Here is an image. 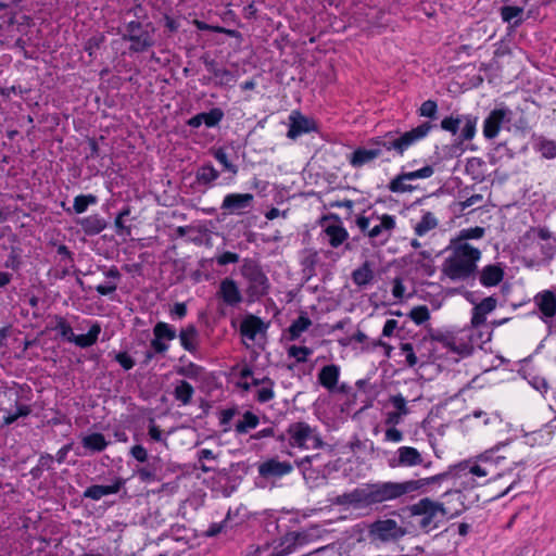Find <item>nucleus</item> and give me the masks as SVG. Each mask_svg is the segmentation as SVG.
I'll list each match as a JSON object with an SVG mask.
<instances>
[{"label": "nucleus", "instance_id": "nucleus-23", "mask_svg": "<svg viewBox=\"0 0 556 556\" xmlns=\"http://www.w3.org/2000/svg\"><path fill=\"white\" fill-rule=\"evenodd\" d=\"M253 201V195L250 193H230L224 198L222 208L230 213H240Z\"/></svg>", "mask_w": 556, "mask_h": 556}, {"label": "nucleus", "instance_id": "nucleus-1", "mask_svg": "<svg viewBox=\"0 0 556 556\" xmlns=\"http://www.w3.org/2000/svg\"><path fill=\"white\" fill-rule=\"evenodd\" d=\"M444 498V502L424 498L410 507L412 515L422 529L427 531L434 529L445 519L453 518L463 511L464 505L458 491L446 493Z\"/></svg>", "mask_w": 556, "mask_h": 556}, {"label": "nucleus", "instance_id": "nucleus-34", "mask_svg": "<svg viewBox=\"0 0 556 556\" xmlns=\"http://www.w3.org/2000/svg\"><path fill=\"white\" fill-rule=\"evenodd\" d=\"M100 331L101 327L98 324H93L87 333L68 337V341L74 342L80 348H87L97 341Z\"/></svg>", "mask_w": 556, "mask_h": 556}, {"label": "nucleus", "instance_id": "nucleus-4", "mask_svg": "<svg viewBox=\"0 0 556 556\" xmlns=\"http://www.w3.org/2000/svg\"><path fill=\"white\" fill-rule=\"evenodd\" d=\"M355 224L370 240L381 244L389 241L392 231L396 227L394 216L376 212L369 215L356 216Z\"/></svg>", "mask_w": 556, "mask_h": 556}, {"label": "nucleus", "instance_id": "nucleus-8", "mask_svg": "<svg viewBox=\"0 0 556 556\" xmlns=\"http://www.w3.org/2000/svg\"><path fill=\"white\" fill-rule=\"evenodd\" d=\"M289 443L291 446L303 450L318 448L321 446V439L309 425L305 422H294L288 429Z\"/></svg>", "mask_w": 556, "mask_h": 556}, {"label": "nucleus", "instance_id": "nucleus-28", "mask_svg": "<svg viewBox=\"0 0 556 556\" xmlns=\"http://www.w3.org/2000/svg\"><path fill=\"white\" fill-rule=\"evenodd\" d=\"M502 446H504L503 443L496 444L476 456L480 463L490 468V472L506 459L505 456L498 455Z\"/></svg>", "mask_w": 556, "mask_h": 556}, {"label": "nucleus", "instance_id": "nucleus-9", "mask_svg": "<svg viewBox=\"0 0 556 556\" xmlns=\"http://www.w3.org/2000/svg\"><path fill=\"white\" fill-rule=\"evenodd\" d=\"M152 33L153 29L149 25L143 27L137 22H130L127 25L125 37L131 42L132 50L143 51L153 43Z\"/></svg>", "mask_w": 556, "mask_h": 556}, {"label": "nucleus", "instance_id": "nucleus-6", "mask_svg": "<svg viewBox=\"0 0 556 556\" xmlns=\"http://www.w3.org/2000/svg\"><path fill=\"white\" fill-rule=\"evenodd\" d=\"M477 117L471 115L448 116L442 119L441 128L455 136L454 148L460 149L464 141L473 139L477 131Z\"/></svg>", "mask_w": 556, "mask_h": 556}, {"label": "nucleus", "instance_id": "nucleus-16", "mask_svg": "<svg viewBox=\"0 0 556 556\" xmlns=\"http://www.w3.org/2000/svg\"><path fill=\"white\" fill-rule=\"evenodd\" d=\"M154 338L151 342L156 353H164L168 350V342L176 338V331L166 323H157L153 329Z\"/></svg>", "mask_w": 556, "mask_h": 556}, {"label": "nucleus", "instance_id": "nucleus-12", "mask_svg": "<svg viewBox=\"0 0 556 556\" xmlns=\"http://www.w3.org/2000/svg\"><path fill=\"white\" fill-rule=\"evenodd\" d=\"M266 329V324L254 315L245 316L240 326L241 336L247 345L261 340L264 337Z\"/></svg>", "mask_w": 556, "mask_h": 556}, {"label": "nucleus", "instance_id": "nucleus-49", "mask_svg": "<svg viewBox=\"0 0 556 556\" xmlns=\"http://www.w3.org/2000/svg\"><path fill=\"white\" fill-rule=\"evenodd\" d=\"M539 150L546 159L556 157V142L552 140H542L539 144Z\"/></svg>", "mask_w": 556, "mask_h": 556}, {"label": "nucleus", "instance_id": "nucleus-58", "mask_svg": "<svg viewBox=\"0 0 556 556\" xmlns=\"http://www.w3.org/2000/svg\"><path fill=\"white\" fill-rule=\"evenodd\" d=\"M283 543H288V546L283 551L285 554H288V553H291V551H292L291 549V544H295V543L302 544L303 543V539L301 538L300 533L292 532V533H289V534L286 535Z\"/></svg>", "mask_w": 556, "mask_h": 556}, {"label": "nucleus", "instance_id": "nucleus-47", "mask_svg": "<svg viewBox=\"0 0 556 556\" xmlns=\"http://www.w3.org/2000/svg\"><path fill=\"white\" fill-rule=\"evenodd\" d=\"M217 170L211 165L203 166L198 172V179L202 182H211L217 179Z\"/></svg>", "mask_w": 556, "mask_h": 556}, {"label": "nucleus", "instance_id": "nucleus-20", "mask_svg": "<svg viewBox=\"0 0 556 556\" xmlns=\"http://www.w3.org/2000/svg\"><path fill=\"white\" fill-rule=\"evenodd\" d=\"M410 264L421 276H431L434 273V257L429 251H418L410 254Z\"/></svg>", "mask_w": 556, "mask_h": 556}, {"label": "nucleus", "instance_id": "nucleus-64", "mask_svg": "<svg viewBox=\"0 0 556 556\" xmlns=\"http://www.w3.org/2000/svg\"><path fill=\"white\" fill-rule=\"evenodd\" d=\"M402 439H403L402 432L400 430H397L396 428H390L386 431V440L387 441L396 443V442L402 441Z\"/></svg>", "mask_w": 556, "mask_h": 556}, {"label": "nucleus", "instance_id": "nucleus-57", "mask_svg": "<svg viewBox=\"0 0 556 556\" xmlns=\"http://www.w3.org/2000/svg\"><path fill=\"white\" fill-rule=\"evenodd\" d=\"M405 292H406V288L403 285L402 279H400V278L394 279L393 285H392L393 296L397 300H401L404 298Z\"/></svg>", "mask_w": 556, "mask_h": 556}, {"label": "nucleus", "instance_id": "nucleus-21", "mask_svg": "<svg viewBox=\"0 0 556 556\" xmlns=\"http://www.w3.org/2000/svg\"><path fill=\"white\" fill-rule=\"evenodd\" d=\"M292 471V466L287 462L269 459L258 467V472L264 478H279Z\"/></svg>", "mask_w": 556, "mask_h": 556}, {"label": "nucleus", "instance_id": "nucleus-35", "mask_svg": "<svg viewBox=\"0 0 556 556\" xmlns=\"http://www.w3.org/2000/svg\"><path fill=\"white\" fill-rule=\"evenodd\" d=\"M179 341L182 348L189 352L195 351L198 346V331L193 326L181 329Z\"/></svg>", "mask_w": 556, "mask_h": 556}, {"label": "nucleus", "instance_id": "nucleus-55", "mask_svg": "<svg viewBox=\"0 0 556 556\" xmlns=\"http://www.w3.org/2000/svg\"><path fill=\"white\" fill-rule=\"evenodd\" d=\"M527 237L530 239L548 240L551 232L546 228H531L527 232Z\"/></svg>", "mask_w": 556, "mask_h": 556}, {"label": "nucleus", "instance_id": "nucleus-45", "mask_svg": "<svg viewBox=\"0 0 556 556\" xmlns=\"http://www.w3.org/2000/svg\"><path fill=\"white\" fill-rule=\"evenodd\" d=\"M434 174V168L431 165H426L417 170L405 173V177L412 180L427 179Z\"/></svg>", "mask_w": 556, "mask_h": 556}, {"label": "nucleus", "instance_id": "nucleus-31", "mask_svg": "<svg viewBox=\"0 0 556 556\" xmlns=\"http://www.w3.org/2000/svg\"><path fill=\"white\" fill-rule=\"evenodd\" d=\"M439 225V219L431 212H426L422 214L420 220H418L414 225L415 235L418 237H424L429 233L431 230L435 229Z\"/></svg>", "mask_w": 556, "mask_h": 556}, {"label": "nucleus", "instance_id": "nucleus-17", "mask_svg": "<svg viewBox=\"0 0 556 556\" xmlns=\"http://www.w3.org/2000/svg\"><path fill=\"white\" fill-rule=\"evenodd\" d=\"M510 112L507 109H495L493 110L489 116L484 119L483 123V136L486 139L495 138L502 127V124L509 119Z\"/></svg>", "mask_w": 556, "mask_h": 556}, {"label": "nucleus", "instance_id": "nucleus-40", "mask_svg": "<svg viewBox=\"0 0 556 556\" xmlns=\"http://www.w3.org/2000/svg\"><path fill=\"white\" fill-rule=\"evenodd\" d=\"M193 394V388L186 381H180L175 388V397L182 404L189 403Z\"/></svg>", "mask_w": 556, "mask_h": 556}, {"label": "nucleus", "instance_id": "nucleus-33", "mask_svg": "<svg viewBox=\"0 0 556 556\" xmlns=\"http://www.w3.org/2000/svg\"><path fill=\"white\" fill-rule=\"evenodd\" d=\"M503 279V270L496 265L485 266L480 275V282L485 287L496 286Z\"/></svg>", "mask_w": 556, "mask_h": 556}, {"label": "nucleus", "instance_id": "nucleus-7", "mask_svg": "<svg viewBox=\"0 0 556 556\" xmlns=\"http://www.w3.org/2000/svg\"><path fill=\"white\" fill-rule=\"evenodd\" d=\"M432 125L428 122L418 125L417 127L402 134L397 138H392L391 134L383 137V147L386 150H395L403 154L409 147L425 139L430 132Z\"/></svg>", "mask_w": 556, "mask_h": 556}, {"label": "nucleus", "instance_id": "nucleus-29", "mask_svg": "<svg viewBox=\"0 0 556 556\" xmlns=\"http://www.w3.org/2000/svg\"><path fill=\"white\" fill-rule=\"evenodd\" d=\"M397 455L400 466L413 467L422 463V457L415 447L402 446L397 450Z\"/></svg>", "mask_w": 556, "mask_h": 556}, {"label": "nucleus", "instance_id": "nucleus-13", "mask_svg": "<svg viewBox=\"0 0 556 556\" xmlns=\"http://www.w3.org/2000/svg\"><path fill=\"white\" fill-rule=\"evenodd\" d=\"M251 375L252 372L250 368L243 367L240 370V379L238 384L245 390H249L252 384L257 387L256 396L260 402H268L271 400L274 396L273 382L268 379L262 380L261 382H257L255 379H253L252 383H250L248 379L251 377Z\"/></svg>", "mask_w": 556, "mask_h": 556}, {"label": "nucleus", "instance_id": "nucleus-52", "mask_svg": "<svg viewBox=\"0 0 556 556\" xmlns=\"http://www.w3.org/2000/svg\"><path fill=\"white\" fill-rule=\"evenodd\" d=\"M521 13H522V10L520 8H517V7H504L502 9V18L505 22H511L513 20L519 17Z\"/></svg>", "mask_w": 556, "mask_h": 556}, {"label": "nucleus", "instance_id": "nucleus-26", "mask_svg": "<svg viewBox=\"0 0 556 556\" xmlns=\"http://www.w3.org/2000/svg\"><path fill=\"white\" fill-rule=\"evenodd\" d=\"M224 113L219 109H213L210 112L200 113L188 121L191 127H200L204 124L207 127L216 126L223 118Z\"/></svg>", "mask_w": 556, "mask_h": 556}, {"label": "nucleus", "instance_id": "nucleus-5", "mask_svg": "<svg viewBox=\"0 0 556 556\" xmlns=\"http://www.w3.org/2000/svg\"><path fill=\"white\" fill-rule=\"evenodd\" d=\"M491 333L486 326L473 329L459 330L455 338L445 339V345L459 354H469L475 346L481 348L485 342L490 341Z\"/></svg>", "mask_w": 556, "mask_h": 556}, {"label": "nucleus", "instance_id": "nucleus-41", "mask_svg": "<svg viewBox=\"0 0 556 556\" xmlns=\"http://www.w3.org/2000/svg\"><path fill=\"white\" fill-rule=\"evenodd\" d=\"M311 326V320L306 316H300L292 323L289 328V332L292 339L300 337Z\"/></svg>", "mask_w": 556, "mask_h": 556}, {"label": "nucleus", "instance_id": "nucleus-10", "mask_svg": "<svg viewBox=\"0 0 556 556\" xmlns=\"http://www.w3.org/2000/svg\"><path fill=\"white\" fill-rule=\"evenodd\" d=\"M369 533L374 540L391 541L405 534V530L395 520H379L370 526Z\"/></svg>", "mask_w": 556, "mask_h": 556}, {"label": "nucleus", "instance_id": "nucleus-27", "mask_svg": "<svg viewBox=\"0 0 556 556\" xmlns=\"http://www.w3.org/2000/svg\"><path fill=\"white\" fill-rule=\"evenodd\" d=\"M219 294L224 302L228 305H236L240 303L242 299L237 283L229 278H226L222 281Z\"/></svg>", "mask_w": 556, "mask_h": 556}, {"label": "nucleus", "instance_id": "nucleus-18", "mask_svg": "<svg viewBox=\"0 0 556 556\" xmlns=\"http://www.w3.org/2000/svg\"><path fill=\"white\" fill-rule=\"evenodd\" d=\"M497 301L493 296L485 298L480 303L475 304L471 316V327L473 329L483 327L486 316L495 309Z\"/></svg>", "mask_w": 556, "mask_h": 556}, {"label": "nucleus", "instance_id": "nucleus-60", "mask_svg": "<svg viewBox=\"0 0 556 556\" xmlns=\"http://www.w3.org/2000/svg\"><path fill=\"white\" fill-rule=\"evenodd\" d=\"M27 414H28V409L26 407H18L16 413H14V414L8 413L7 415H4L3 421L5 425H10V424L14 422L20 416H24Z\"/></svg>", "mask_w": 556, "mask_h": 556}, {"label": "nucleus", "instance_id": "nucleus-37", "mask_svg": "<svg viewBox=\"0 0 556 556\" xmlns=\"http://www.w3.org/2000/svg\"><path fill=\"white\" fill-rule=\"evenodd\" d=\"M462 463L467 468V472L472 475L477 481L488 477L490 473V468L480 463L476 456Z\"/></svg>", "mask_w": 556, "mask_h": 556}, {"label": "nucleus", "instance_id": "nucleus-50", "mask_svg": "<svg viewBox=\"0 0 556 556\" xmlns=\"http://www.w3.org/2000/svg\"><path fill=\"white\" fill-rule=\"evenodd\" d=\"M472 417H475V418L484 417L483 418V425L484 426L495 425V424H501L502 422V419H501L500 415L496 414V413L486 414V413H484L482 410H475L473 414H472Z\"/></svg>", "mask_w": 556, "mask_h": 556}, {"label": "nucleus", "instance_id": "nucleus-2", "mask_svg": "<svg viewBox=\"0 0 556 556\" xmlns=\"http://www.w3.org/2000/svg\"><path fill=\"white\" fill-rule=\"evenodd\" d=\"M426 484L425 480L405 482H383L369 484L345 495V502L355 507L395 500L404 494L415 492Z\"/></svg>", "mask_w": 556, "mask_h": 556}, {"label": "nucleus", "instance_id": "nucleus-11", "mask_svg": "<svg viewBox=\"0 0 556 556\" xmlns=\"http://www.w3.org/2000/svg\"><path fill=\"white\" fill-rule=\"evenodd\" d=\"M321 226L326 239L333 248L341 245L349 237L342 222L336 216L325 217L321 222Z\"/></svg>", "mask_w": 556, "mask_h": 556}, {"label": "nucleus", "instance_id": "nucleus-19", "mask_svg": "<svg viewBox=\"0 0 556 556\" xmlns=\"http://www.w3.org/2000/svg\"><path fill=\"white\" fill-rule=\"evenodd\" d=\"M534 303L545 323L556 315V296L552 291L546 290L538 293L534 298Z\"/></svg>", "mask_w": 556, "mask_h": 556}, {"label": "nucleus", "instance_id": "nucleus-51", "mask_svg": "<svg viewBox=\"0 0 556 556\" xmlns=\"http://www.w3.org/2000/svg\"><path fill=\"white\" fill-rule=\"evenodd\" d=\"M288 353L290 356L294 357L298 362H304V361H306L307 356L311 354V350L305 346L292 345L289 348Z\"/></svg>", "mask_w": 556, "mask_h": 556}, {"label": "nucleus", "instance_id": "nucleus-32", "mask_svg": "<svg viewBox=\"0 0 556 556\" xmlns=\"http://www.w3.org/2000/svg\"><path fill=\"white\" fill-rule=\"evenodd\" d=\"M121 489V482H115L111 485H91L89 486L84 495L88 498L98 501L103 496L115 494Z\"/></svg>", "mask_w": 556, "mask_h": 556}, {"label": "nucleus", "instance_id": "nucleus-24", "mask_svg": "<svg viewBox=\"0 0 556 556\" xmlns=\"http://www.w3.org/2000/svg\"><path fill=\"white\" fill-rule=\"evenodd\" d=\"M340 372V366L334 364L326 365L317 375L318 382L328 391H333L338 384Z\"/></svg>", "mask_w": 556, "mask_h": 556}, {"label": "nucleus", "instance_id": "nucleus-61", "mask_svg": "<svg viewBox=\"0 0 556 556\" xmlns=\"http://www.w3.org/2000/svg\"><path fill=\"white\" fill-rule=\"evenodd\" d=\"M56 330L67 341H68V337L75 336V333L73 332L71 326L68 324H66L64 320L59 321V324L56 326Z\"/></svg>", "mask_w": 556, "mask_h": 556}, {"label": "nucleus", "instance_id": "nucleus-39", "mask_svg": "<svg viewBox=\"0 0 556 556\" xmlns=\"http://www.w3.org/2000/svg\"><path fill=\"white\" fill-rule=\"evenodd\" d=\"M484 235V229L482 227H472V228H466L462 229L457 237L452 240V244L458 243V242H466L469 239H480Z\"/></svg>", "mask_w": 556, "mask_h": 556}, {"label": "nucleus", "instance_id": "nucleus-62", "mask_svg": "<svg viewBox=\"0 0 556 556\" xmlns=\"http://www.w3.org/2000/svg\"><path fill=\"white\" fill-rule=\"evenodd\" d=\"M238 260H239V256L236 253L225 252L218 256L217 262L219 265H226L229 263H236V262H238Z\"/></svg>", "mask_w": 556, "mask_h": 556}, {"label": "nucleus", "instance_id": "nucleus-15", "mask_svg": "<svg viewBox=\"0 0 556 556\" xmlns=\"http://www.w3.org/2000/svg\"><path fill=\"white\" fill-rule=\"evenodd\" d=\"M315 129V122L305 117L300 112L293 111L289 115V130L287 136L290 139H296L298 137L314 131Z\"/></svg>", "mask_w": 556, "mask_h": 556}, {"label": "nucleus", "instance_id": "nucleus-56", "mask_svg": "<svg viewBox=\"0 0 556 556\" xmlns=\"http://www.w3.org/2000/svg\"><path fill=\"white\" fill-rule=\"evenodd\" d=\"M215 159L224 165V167L231 172L232 174H236L237 173V168L233 164H231L229 161H228V157L226 155V153L222 150H218L216 151L215 153Z\"/></svg>", "mask_w": 556, "mask_h": 556}, {"label": "nucleus", "instance_id": "nucleus-48", "mask_svg": "<svg viewBox=\"0 0 556 556\" xmlns=\"http://www.w3.org/2000/svg\"><path fill=\"white\" fill-rule=\"evenodd\" d=\"M407 181L410 180L406 178L405 173H403L391 181L390 189L393 192H405L410 189V187L407 185Z\"/></svg>", "mask_w": 556, "mask_h": 556}, {"label": "nucleus", "instance_id": "nucleus-59", "mask_svg": "<svg viewBox=\"0 0 556 556\" xmlns=\"http://www.w3.org/2000/svg\"><path fill=\"white\" fill-rule=\"evenodd\" d=\"M392 405L397 409L401 415L407 414L406 401L402 395H395L391 397Z\"/></svg>", "mask_w": 556, "mask_h": 556}, {"label": "nucleus", "instance_id": "nucleus-30", "mask_svg": "<svg viewBox=\"0 0 556 556\" xmlns=\"http://www.w3.org/2000/svg\"><path fill=\"white\" fill-rule=\"evenodd\" d=\"M555 429L556 425L552 421L538 431L526 433L527 443L530 445L545 444L552 439Z\"/></svg>", "mask_w": 556, "mask_h": 556}, {"label": "nucleus", "instance_id": "nucleus-3", "mask_svg": "<svg viewBox=\"0 0 556 556\" xmlns=\"http://www.w3.org/2000/svg\"><path fill=\"white\" fill-rule=\"evenodd\" d=\"M481 251L467 242L452 244V252L442 265V273L453 281H463L475 275Z\"/></svg>", "mask_w": 556, "mask_h": 556}, {"label": "nucleus", "instance_id": "nucleus-22", "mask_svg": "<svg viewBox=\"0 0 556 556\" xmlns=\"http://www.w3.org/2000/svg\"><path fill=\"white\" fill-rule=\"evenodd\" d=\"M243 275L250 279V289L253 295L261 296L267 292V278L255 266L244 267Z\"/></svg>", "mask_w": 556, "mask_h": 556}, {"label": "nucleus", "instance_id": "nucleus-38", "mask_svg": "<svg viewBox=\"0 0 556 556\" xmlns=\"http://www.w3.org/2000/svg\"><path fill=\"white\" fill-rule=\"evenodd\" d=\"M372 270L367 263L355 269L352 275L354 283L359 287L368 285L372 280Z\"/></svg>", "mask_w": 556, "mask_h": 556}, {"label": "nucleus", "instance_id": "nucleus-53", "mask_svg": "<svg viewBox=\"0 0 556 556\" xmlns=\"http://www.w3.org/2000/svg\"><path fill=\"white\" fill-rule=\"evenodd\" d=\"M401 351L405 355L407 365L413 367L417 364V357L414 353L413 346L409 343H403L401 345Z\"/></svg>", "mask_w": 556, "mask_h": 556}, {"label": "nucleus", "instance_id": "nucleus-36", "mask_svg": "<svg viewBox=\"0 0 556 556\" xmlns=\"http://www.w3.org/2000/svg\"><path fill=\"white\" fill-rule=\"evenodd\" d=\"M83 446L89 452H101L103 451L108 442L101 433H91L83 437L81 439Z\"/></svg>", "mask_w": 556, "mask_h": 556}, {"label": "nucleus", "instance_id": "nucleus-25", "mask_svg": "<svg viewBox=\"0 0 556 556\" xmlns=\"http://www.w3.org/2000/svg\"><path fill=\"white\" fill-rule=\"evenodd\" d=\"M453 478H454V485L463 488L465 490L473 489L480 483L470 475L467 472V468L464 466L463 463H459L456 465L452 471H451Z\"/></svg>", "mask_w": 556, "mask_h": 556}, {"label": "nucleus", "instance_id": "nucleus-46", "mask_svg": "<svg viewBox=\"0 0 556 556\" xmlns=\"http://www.w3.org/2000/svg\"><path fill=\"white\" fill-rule=\"evenodd\" d=\"M257 425H258V418L254 414L247 412L243 415L242 420L237 425V429L240 432H244L249 429L255 428Z\"/></svg>", "mask_w": 556, "mask_h": 556}, {"label": "nucleus", "instance_id": "nucleus-43", "mask_svg": "<svg viewBox=\"0 0 556 556\" xmlns=\"http://www.w3.org/2000/svg\"><path fill=\"white\" fill-rule=\"evenodd\" d=\"M84 229L90 233H98L104 228V222L96 216H90L81 222Z\"/></svg>", "mask_w": 556, "mask_h": 556}, {"label": "nucleus", "instance_id": "nucleus-63", "mask_svg": "<svg viewBox=\"0 0 556 556\" xmlns=\"http://www.w3.org/2000/svg\"><path fill=\"white\" fill-rule=\"evenodd\" d=\"M149 435L154 441H164V434L162 430L154 422H151L149 426Z\"/></svg>", "mask_w": 556, "mask_h": 556}, {"label": "nucleus", "instance_id": "nucleus-54", "mask_svg": "<svg viewBox=\"0 0 556 556\" xmlns=\"http://www.w3.org/2000/svg\"><path fill=\"white\" fill-rule=\"evenodd\" d=\"M437 103L434 101H425L419 108V114L426 117H432L437 113Z\"/></svg>", "mask_w": 556, "mask_h": 556}, {"label": "nucleus", "instance_id": "nucleus-42", "mask_svg": "<svg viewBox=\"0 0 556 556\" xmlns=\"http://www.w3.org/2000/svg\"><path fill=\"white\" fill-rule=\"evenodd\" d=\"M408 316L416 325H421L430 318V313L427 306L420 305L412 308Z\"/></svg>", "mask_w": 556, "mask_h": 556}, {"label": "nucleus", "instance_id": "nucleus-14", "mask_svg": "<svg viewBox=\"0 0 556 556\" xmlns=\"http://www.w3.org/2000/svg\"><path fill=\"white\" fill-rule=\"evenodd\" d=\"M382 142L383 138L377 139L372 141L369 147L355 150L350 159L351 164L354 167H361L376 160L381 155L382 150L384 149Z\"/></svg>", "mask_w": 556, "mask_h": 556}, {"label": "nucleus", "instance_id": "nucleus-44", "mask_svg": "<svg viewBox=\"0 0 556 556\" xmlns=\"http://www.w3.org/2000/svg\"><path fill=\"white\" fill-rule=\"evenodd\" d=\"M97 199L94 195H77L74 199V211L77 214L84 213L90 204H94Z\"/></svg>", "mask_w": 556, "mask_h": 556}]
</instances>
